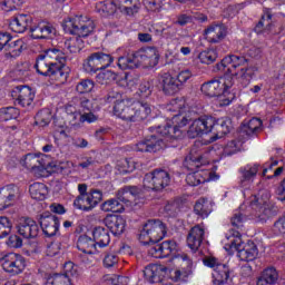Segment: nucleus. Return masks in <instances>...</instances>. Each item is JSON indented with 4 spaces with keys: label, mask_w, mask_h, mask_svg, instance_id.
Wrapping results in <instances>:
<instances>
[{
    "label": "nucleus",
    "mask_w": 285,
    "mask_h": 285,
    "mask_svg": "<svg viewBox=\"0 0 285 285\" xmlns=\"http://www.w3.org/2000/svg\"><path fill=\"white\" fill-rule=\"evenodd\" d=\"M66 61H68V57L63 51L57 48L48 49L37 56L33 68L41 77H49L58 86H63L70 77V69L66 67Z\"/></svg>",
    "instance_id": "1"
},
{
    "label": "nucleus",
    "mask_w": 285,
    "mask_h": 285,
    "mask_svg": "<svg viewBox=\"0 0 285 285\" xmlns=\"http://www.w3.org/2000/svg\"><path fill=\"white\" fill-rule=\"evenodd\" d=\"M62 28L65 32L75 35L65 40V50H68L71 55H77L85 48L82 38L90 37L95 32V22L83 16H76L75 18L66 19Z\"/></svg>",
    "instance_id": "2"
},
{
    "label": "nucleus",
    "mask_w": 285,
    "mask_h": 285,
    "mask_svg": "<svg viewBox=\"0 0 285 285\" xmlns=\"http://www.w3.org/2000/svg\"><path fill=\"white\" fill-rule=\"evenodd\" d=\"M208 132H213L216 139L226 137L230 132V119L219 118L216 120L213 116H202L193 120L187 130V136L189 139H195L200 135H208Z\"/></svg>",
    "instance_id": "3"
},
{
    "label": "nucleus",
    "mask_w": 285,
    "mask_h": 285,
    "mask_svg": "<svg viewBox=\"0 0 285 285\" xmlns=\"http://www.w3.org/2000/svg\"><path fill=\"white\" fill-rule=\"evenodd\" d=\"M9 28L13 32L23 33L30 28L33 39H55L57 37V28L50 22L40 21L32 26V17L30 14H16L9 21Z\"/></svg>",
    "instance_id": "4"
},
{
    "label": "nucleus",
    "mask_w": 285,
    "mask_h": 285,
    "mask_svg": "<svg viewBox=\"0 0 285 285\" xmlns=\"http://www.w3.org/2000/svg\"><path fill=\"white\" fill-rule=\"evenodd\" d=\"M206 164H208V159L204 156V151L199 150L197 145L191 147L189 155L184 161V167L191 171L186 177V183L189 186H199V184H206L208 181V171L204 169L197 170V168H202Z\"/></svg>",
    "instance_id": "5"
},
{
    "label": "nucleus",
    "mask_w": 285,
    "mask_h": 285,
    "mask_svg": "<svg viewBox=\"0 0 285 285\" xmlns=\"http://www.w3.org/2000/svg\"><path fill=\"white\" fill-rule=\"evenodd\" d=\"M235 86L233 75L225 73L223 77H215L214 79L204 82L200 87L203 95L206 97H226L230 94L232 87Z\"/></svg>",
    "instance_id": "6"
},
{
    "label": "nucleus",
    "mask_w": 285,
    "mask_h": 285,
    "mask_svg": "<svg viewBox=\"0 0 285 285\" xmlns=\"http://www.w3.org/2000/svg\"><path fill=\"white\" fill-rule=\"evenodd\" d=\"M168 233V227L159 219H149L140 229L139 242L145 246L148 244H158Z\"/></svg>",
    "instance_id": "7"
},
{
    "label": "nucleus",
    "mask_w": 285,
    "mask_h": 285,
    "mask_svg": "<svg viewBox=\"0 0 285 285\" xmlns=\"http://www.w3.org/2000/svg\"><path fill=\"white\" fill-rule=\"evenodd\" d=\"M188 121H193V119H188L186 116H174L173 117V124H176L174 126H170V124H167L165 126H151L148 128L149 132H157V135H160L161 137H166L167 139H181L183 131L180 128H184V126L188 125Z\"/></svg>",
    "instance_id": "8"
},
{
    "label": "nucleus",
    "mask_w": 285,
    "mask_h": 285,
    "mask_svg": "<svg viewBox=\"0 0 285 285\" xmlns=\"http://www.w3.org/2000/svg\"><path fill=\"white\" fill-rule=\"evenodd\" d=\"M233 238L229 244V248L236 250L237 257L240 262H253L257 259L259 255V249L257 245L253 242H248L245 246L242 244V235L238 230L233 233Z\"/></svg>",
    "instance_id": "9"
},
{
    "label": "nucleus",
    "mask_w": 285,
    "mask_h": 285,
    "mask_svg": "<svg viewBox=\"0 0 285 285\" xmlns=\"http://www.w3.org/2000/svg\"><path fill=\"white\" fill-rule=\"evenodd\" d=\"M112 61H115V59L110 53L106 51H97L88 56L82 66L83 70L87 71L88 75H96L99 70H106Z\"/></svg>",
    "instance_id": "10"
},
{
    "label": "nucleus",
    "mask_w": 285,
    "mask_h": 285,
    "mask_svg": "<svg viewBox=\"0 0 285 285\" xmlns=\"http://www.w3.org/2000/svg\"><path fill=\"white\" fill-rule=\"evenodd\" d=\"M170 184V174L166 169H154L144 177V187L149 190H164Z\"/></svg>",
    "instance_id": "11"
},
{
    "label": "nucleus",
    "mask_w": 285,
    "mask_h": 285,
    "mask_svg": "<svg viewBox=\"0 0 285 285\" xmlns=\"http://www.w3.org/2000/svg\"><path fill=\"white\" fill-rule=\"evenodd\" d=\"M252 52L253 50H249V52L246 53V49L235 51L234 55L223 58L222 61L216 65V69L220 72H226L228 68L235 70L239 68V66H246V63L250 61V58L248 57H253Z\"/></svg>",
    "instance_id": "12"
},
{
    "label": "nucleus",
    "mask_w": 285,
    "mask_h": 285,
    "mask_svg": "<svg viewBox=\"0 0 285 285\" xmlns=\"http://www.w3.org/2000/svg\"><path fill=\"white\" fill-rule=\"evenodd\" d=\"M134 62L136 68H139V66L155 68L159 63V50H157V47H147L134 51Z\"/></svg>",
    "instance_id": "13"
},
{
    "label": "nucleus",
    "mask_w": 285,
    "mask_h": 285,
    "mask_svg": "<svg viewBox=\"0 0 285 285\" xmlns=\"http://www.w3.org/2000/svg\"><path fill=\"white\" fill-rule=\"evenodd\" d=\"M63 273L47 276V285H72L70 277H79V266L72 262H67L63 266Z\"/></svg>",
    "instance_id": "14"
},
{
    "label": "nucleus",
    "mask_w": 285,
    "mask_h": 285,
    "mask_svg": "<svg viewBox=\"0 0 285 285\" xmlns=\"http://www.w3.org/2000/svg\"><path fill=\"white\" fill-rule=\"evenodd\" d=\"M104 199V193L99 189H91L87 195H79L73 200V206L78 210H83L85 213H89L96 208V206Z\"/></svg>",
    "instance_id": "15"
},
{
    "label": "nucleus",
    "mask_w": 285,
    "mask_h": 285,
    "mask_svg": "<svg viewBox=\"0 0 285 285\" xmlns=\"http://www.w3.org/2000/svg\"><path fill=\"white\" fill-rule=\"evenodd\" d=\"M203 262L205 266L214 269V284L224 285L226 282H228L230 277V267H228L226 264L219 263V261H217L215 257H206Z\"/></svg>",
    "instance_id": "16"
},
{
    "label": "nucleus",
    "mask_w": 285,
    "mask_h": 285,
    "mask_svg": "<svg viewBox=\"0 0 285 285\" xmlns=\"http://www.w3.org/2000/svg\"><path fill=\"white\" fill-rule=\"evenodd\" d=\"M1 262L3 271L10 275H21V272L26 271V257L21 254H6Z\"/></svg>",
    "instance_id": "17"
},
{
    "label": "nucleus",
    "mask_w": 285,
    "mask_h": 285,
    "mask_svg": "<svg viewBox=\"0 0 285 285\" xmlns=\"http://www.w3.org/2000/svg\"><path fill=\"white\" fill-rule=\"evenodd\" d=\"M12 97L18 106L32 110L35 108V91L29 86H18L12 90Z\"/></svg>",
    "instance_id": "18"
},
{
    "label": "nucleus",
    "mask_w": 285,
    "mask_h": 285,
    "mask_svg": "<svg viewBox=\"0 0 285 285\" xmlns=\"http://www.w3.org/2000/svg\"><path fill=\"white\" fill-rule=\"evenodd\" d=\"M40 228L47 237H55L59 233V217L50 212H45L38 216Z\"/></svg>",
    "instance_id": "19"
},
{
    "label": "nucleus",
    "mask_w": 285,
    "mask_h": 285,
    "mask_svg": "<svg viewBox=\"0 0 285 285\" xmlns=\"http://www.w3.org/2000/svg\"><path fill=\"white\" fill-rule=\"evenodd\" d=\"M158 83L161 92L167 97H173L181 90V83L177 81V78L169 72H164L158 77Z\"/></svg>",
    "instance_id": "20"
},
{
    "label": "nucleus",
    "mask_w": 285,
    "mask_h": 285,
    "mask_svg": "<svg viewBox=\"0 0 285 285\" xmlns=\"http://www.w3.org/2000/svg\"><path fill=\"white\" fill-rule=\"evenodd\" d=\"M17 232L23 239H35L39 236V225L32 218H22L17 225Z\"/></svg>",
    "instance_id": "21"
},
{
    "label": "nucleus",
    "mask_w": 285,
    "mask_h": 285,
    "mask_svg": "<svg viewBox=\"0 0 285 285\" xmlns=\"http://www.w3.org/2000/svg\"><path fill=\"white\" fill-rule=\"evenodd\" d=\"M104 224L115 237H120L126 233V218L121 215H107Z\"/></svg>",
    "instance_id": "22"
},
{
    "label": "nucleus",
    "mask_w": 285,
    "mask_h": 285,
    "mask_svg": "<svg viewBox=\"0 0 285 285\" xmlns=\"http://www.w3.org/2000/svg\"><path fill=\"white\" fill-rule=\"evenodd\" d=\"M161 148H164V139L157 137V135H151L136 145L138 153H157Z\"/></svg>",
    "instance_id": "23"
},
{
    "label": "nucleus",
    "mask_w": 285,
    "mask_h": 285,
    "mask_svg": "<svg viewBox=\"0 0 285 285\" xmlns=\"http://www.w3.org/2000/svg\"><path fill=\"white\" fill-rule=\"evenodd\" d=\"M206 235V229L203 225H196L190 228L188 235H187V246L196 253V250H199V246L204 243V236Z\"/></svg>",
    "instance_id": "24"
},
{
    "label": "nucleus",
    "mask_w": 285,
    "mask_h": 285,
    "mask_svg": "<svg viewBox=\"0 0 285 285\" xmlns=\"http://www.w3.org/2000/svg\"><path fill=\"white\" fill-rule=\"evenodd\" d=\"M150 253L156 259H164L177 253V243L175 240H165L161 244H156L151 247Z\"/></svg>",
    "instance_id": "25"
},
{
    "label": "nucleus",
    "mask_w": 285,
    "mask_h": 285,
    "mask_svg": "<svg viewBox=\"0 0 285 285\" xmlns=\"http://www.w3.org/2000/svg\"><path fill=\"white\" fill-rule=\"evenodd\" d=\"M121 14L126 17H135L141 10V1L139 0H114Z\"/></svg>",
    "instance_id": "26"
},
{
    "label": "nucleus",
    "mask_w": 285,
    "mask_h": 285,
    "mask_svg": "<svg viewBox=\"0 0 285 285\" xmlns=\"http://www.w3.org/2000/svg\"><path fill=\"white\" fill-rule=\"evenodd\" d=\"M175 257H176V259H178V262H183V265H185L186 268L176 269L174 272V275H171V279H173V282H186L188 275H190V273H191L193 261H190V258H188L187 254H178Z\"/></svg>",
    "instance_id": "27"
},
{
    "label": "nucleus",
    "mask_w": 285,
    "mask_h": 285,
    "mask_svg": "<svg viewBox=\"0 0 285 285\" xmlns=\"http://www.w3.org/2000/svg\"><path fill=\"white\" fill-rule=\"evenodd\" d=\"M166 275V267L161 265H148L145 267L144 276L149 284H159Z\"/></svg>",
    "instance_id": "28"
},
{
    "label": "nucleus",
    "mask_w": 285,
    "mask_h": 285,
    "mask_svg": "<svg viewBox=\"0 0 285 285\" xmlns=\"http://www.w3.org/2000/svg\"><path fill=\"white\" fill-rule=\"evenodd\" d=\"M151 112L153 109H150L148 102H134L128 121H144V119H148V115Z\"/></svg>",
    "instance_id": "29"
},
{
    "label": "nucleus",
    "mask_w": 285,
    "mask_h": 285,
    "mask_svg": "<svg viewBox=\"0 0 285 285\" xmlns=\"http://www.w3.org/2000/svg\"><path fill=\"white\" fill-rule=\"evenodd\" d=\"M134 105L135 102L132 99L125 97L122 100L116 102V106H114V115L124 121H128V119H130Z\"/></svg>",
    "instance_id": "30"
},
{
    "label": "nucleus",
    "mask_w": 285,
    "mask_h": 285,
    "mask_svg": "<svg viewBox=\"0 0 285 285\" xmlns=\"http://www.w3.org/2000/svg\"><path fill=\"white\" fill-rule=\"evenodd\" d=\"M142 196L144 191L137 186H125L116 194V197H118L119 202H122V204H128L130 199H139Z\"/></svg>",
    "instance_id": "31"
},
{
    "label": "nucleus",
    "mask_w": 285,
    "mask_h": 285,
    "mask_svg": "<svg viewBox=\"0 0 285 285\" xmlns=\"http://www.w3.org/2000/svg\"><path fill=\"white\" fill-rule=\"evenodd\" d=\"M19 197V187L14 185H8L0 189V206L8 208L12 206L14 199Z\"/></svg>",
    "instance_id": "32"
},
{
    "label": "nucleus",
    "mask_w": 285,
    "mask_h": 285,
    "mask_svg": "<svg viewBox=\"0 0 285 285\" xmlns=\"http://www.w3.org/2000/svg\"><path fill=\"white\" fill-rule=\"evenodd\" d=\"M279 284V272L275 267H267L257 277L256 285H277Z\"/></svg>",
    "instance_id": "33"
},
{
    "label": "nucleus",
    "mask_w": 285,
    "mask_h": 285,
    "mask_svg": "<svg viewBox=\"0 0 285 285\" xmlns=\"http://www.w3.org/2000/svg\"><path fill=\"white\" fill-rule=\"evenodd\" d=\"M259 164L254 165H245L238 169L239 173V184L240 186H246V184H250L255 177H257V173H259Z\"/></svg>",
    "instance_id": "34"
},
{
    "label": "nucleus",
    "mask_w": 285,
    "mask_h": 285,
    "mask_svg": "<svg viewBox=\"0 0 285 285\" xmlns=\"http://www.w3.org/2000/svg\"><path fill=\"white\" fill-rule=\"evenodd\" d=\"M262 129V119L259 118H252L250 120L244 121L239 127V135L244 139L246 137H253Z\"/></svg>",
    "instance_id": "35"
},
{
    "label": "nucleus",
    "mask_w": 285,
    "mask_h": 285,
    "mask_svg": "<svg viewBox=\"0 0 285 285\" xmlns=\"http://www.w3.org/2000/svg\"><path fill=\"white\" fill-rule=\"evenodd\" d=\"M205 35L210 43H219V41L226 39L228 29L224 24H212L205 30Z\"/></svg>",
    "instance_id": "36"
},
{
    "label": "nucleus",
    "mask_w": 285,
    "mask_h": 285,
    "mask_svg": "<svg viewBox=\"0 0 285 285\" xmlns=\"http://www.w3.org/2000/svg\"><path fill=\"white\" fill-rule=\"evenodd\" d=\"M77 248L86 255H95V253H97V244L95 243V238L92 239L88 235L79 236L77 240Z\"/></svg>",
    "instance_id": "37"
},
{
    "label": "nucleus",
    "mask_w": 285,
    "mask_h": 285,
    "mask_svg": "<svg viewBox=\"0 0 285 285\" xmlns=\"http://www.w3.org/2000/svg\"><path fill=\"white\" fill-rule=\"evenodd\" d=\"M273 28V11L271 9H264L261 20L255 26L254 30L257 35L266 32Z\"/></svg>",
    "instance_id": "38"
},
{
    "label": "nucleus",
    "mask_w": 285,
    "mask_h": 285,
    "mask_svg": "<svg viewBox=\"0 0 285 285\" xmlns=\"http://www.w3.org/2000/svg\"><path fill=\"white\" fill-rule=\"evenodd\" d=\"M194 213L200 219H206L213 213V204L208 198H199L194 206Z\"/></svg>",
    "instance_id": "39"
},
{
    "label": "nucleus",
    "mask_w": 285,
    "mask_h": 285,
    "mask_svg": "<svg viewBox=\"0 0 285 285\" xmlns=\"http://www.w3.org/2000/svg\"><path fill=\"white\" fill-rule=\"evenodd\" d=\"M95 244H98L100 248H106L110 244V233L104 227H96L92 232Z\"/></svg>",
    "instance_id": "40"
},
{
    "label": "nucleus",
    "mask_w": 285,
    "mask_h": 285,
    "mask_svg": "<svg viewBox=\"0 0 285 285\" xmlns=\"http://www.w3.org/2000/svg\"><path fill=\"white\" fill-rule=\"evenodd\" d=\"M4 50L6 59H17V57H20L21 52H23V40H11Z\"/></svg>",
    "instance_id": "41"
},
{
    "label": "nucleus",
    "mask_w": 285,
    "mask_h": 285,
    "mask_svg": "<svg viewBox=\"0 0 285 285\" xmlns=\"http://www.w3.org/2000/svg\"><path fill=\"white\" fill-rule=\"evenodd\" d=\"M29 193L32 199L43 202L48 196V187L42 183H33L29 186Z\"/></svg>",
    "instance_id": "42"
},
{
    "label": "nucleus",
    "mask_w": 285,
    "mask_h": 285,
    "mask_svg": "<svg viewBox=\"0 0 285 285\" xmlns=\"http://www.w3.org/2000/svg\"><path fill=\"white\" fill-rule=\"evenodd\" d=\"M257 208V217H259L262 222H266L267 219H271V217L277 215V206H274L273 203L258 205Z\"/></svg>",
    "instance_id": "43"
},
{
    "label": "nucleus",
    "mask_w": 285,
    "mask_h": 285,
    "mask_svg": "<svg viewBox=\"0 0 285 285\" xmlns=\"http://www.w3.org/2000/svg\"><path fill=\"white\" fill-rule=\"evenodd\" d=\"M226 75H232L233 79L235 77L237 79H242L244 83H250V79H253V75H255V70L252 67L242 68L238 72H233V69L227 68Z\"/></svg>",
    "instance_id": "44"
},
{
    "label": "nucleus",
    "mask_w": 285,
    "mask_h": 285,
    "mask_svg": "<svg viewBox=\"0 0 285 285\" xmlns=\"http://www.w3.org/2000/svg\"><path fill=\"white\" fill-rule=\"evenodd\" d=\"M97 83L100 86H110L117 81V73L112 70L100 69V72L96 76Z\"/></svg>",
    "instance_id": "45"
},
{
    "label": "nucleus",
    "mask_w": 285,
    "mask_h": 285,
    "mask_svg": "<svg viewBox=\"0 0 285 285\" xmlns=\"http://www.w3.org/2000/svg\"><path fill=\"white\" fill-rule=\"evenodd\" d=\"M23 166L27 167L28 170H43V168H46L43 164H41V159L33 154H27L24 156Z\"/></svg>",
    "instance_id": "46"
},
{
    "label": "nucleus",
    "mask_w": 285,
    "mask_h": 285,
    "mask_svg": "<svg viewBox=\"0 0 285 285\" xmlns=\"http://www.w3.org/2000/svg\"><path fill=\"white\" fill-rule=\"evenodd\" d=\"M102 210L105 213H124V202L119 198H111L102 204Z\"/></svg>",
    "instance_id": "47"
},
{
    "label": "nucleus",
    "mask_w": 285,
    "mask_h": 285,
    "mask_svg": "<svg viewBox=\"0 0 285 285\" xmlns=\"http://www.w3.org/2000/svg\"><path fill=\"white\" fill-rule=\"evenodd\" d=\"M96 10H98L99 12H102V14L108 17L110 14H115L118 8H117V4L115 3V0H111V1L107 0V1H101L96 3Z\"/></svg>",
    "instance_id": "48"
},
{
    "label": "nucleus",
    "mask_w": 285,
    "mask_h": 285,
    "mask_svg": "<svg viewBox=\"0 0 285 285\" xmlns=\"http://www.w3.org/2000/svg\"><path fill=\"white\" fill-rule=\"evenodd\" d=\"M50 121H52V112H50V109H41L35 117L36 126H40L41 128L48 126Z\"/></svg>",
    "instance_id": "49"
},
{
    "label": "nucleus",
    "mask_w": 285,
    "mask_h": 285,
    "mask_svg": "<svg viewBox=\"0 0 285 285\" xmlns=\"http://www.w3.org/2000/svg\"><path fill=\"white\" fill-rule=\"evenodd\" d=\"M117 65L120 70H132V68H137V63L135 62V52L129 53L128 57H119Z\"/></svg>",
    "instance_id": "50"
},
{
    "label": "nucleus",
    "mask_w": 285,
    "mask_h": 285,
    "mask_svg": "<svg viewBox=\"0 0 285 285\" xmlns=\"http://www.w3.org/2000/svg\"><path fill=\"white\" fill-rule=\"evenodd\" d=\"M217 50L206 49L199 53L198 59L200 60V63L210 66V63H215V61H217Z\"/></svg>",
    "instance_id": "51"
},
{
    "label": "nucleus",
    "mask_w": 285,
    "mask_h": 285,
    "mask_svg": "<svg viewBox=\"0 0 285 285\" xmlns=\"http://www.w3.org/2000/svg\"><path fill=\"white\" fill-rule=\"evenodd\" d=\"M19 117L17 107H3L0 109V121H10Z\"/></svg>",
    "instance_id": "52"
},
{
    "label": "nucleus",
    "mask_w": 285,
    "mask_h": 285,
    "mask_svg": "<svg viewBox=\"0 0 285 285\" xmlns=\"http://www.w3.org/2000/svg\"><path fill=\"white\" fill-rule=\"evenodd\" d=\"M10 233H12V222L6 216L0 217V239L8 237Z\"/></svg>",
    "instance_id": "53"
},
{
    "label": "nucleus",
    "mask_w": 285,
    "mask_h": 285,
    "mask_svg": "<svg viewBox=\"0 0 285 285\" xmlns=\"http://www.w3.org/2000/svg\"><path fill=\"white\" fill-rule=\"evenodd\" d=\"M92 88H95V81H92L90 79L80 80L76 86V90L80 95H86L88 92H92Z\"/></svg>",
    "instance_id": "54"
},
{
    "label": "nucleus",
    "mask_w": 285,
    "mask_h": 285,
    "mask_svg": "<svg viewBox=\"0 0 285 285\" xmlns=\"http://www.w3.org/2000/svg\"><path fill=\"white\" fill-rule=\"evenodd\" d=\"M71 108L72 106L67 108V112H70L68 114V121L70 126H73V128H78V126H81L82 114L78 112L77 110L72 111Z\"/></svg>",
    "instance_id": "55"
},
{
    "label": "nucleus",
    "mask_w": 285,
    "mask_h": 285,
    "mask_svg": "<svg viewBox=\"0 0 285 285\" xmlns=\"http://www.w3.org/2000/svg\"><path fill=\"white\" fill-rule=\"evenodd\" d=\"M126 96L121 95V92L112 89L111 91H109L107 94V96L105 97V101L107 104H119V101H121L122 99H125Z\"/></svg>",
    "instance_id": "56"
},
{
    "label": "nucleus",
    "mask_w": 285,
    "mask_h": 285,
    "mask_svg": "<svg viewBox=\"0 0 285 285\" xmlns=\"http://www.w3.org/2000/svg\"><path fill=\"white\" fill-rule=\"evenodd\" d=\"M119 264V256L115 253H108L104 258V266L106 268H112V266H117Z\"/></svg>",
    "instance_id": "57"
},
{
    "label": "nucleus",
    "mask_w": 285,
    "mask_h": 285,
    "mask_svg": "<svg viewBox=\"0 0 285 285\" xmlns=\"http://www.w3.org/2000/svg\"><path fill=\"white\" fill-rule=\"evenodd\" d=\"M191 78H193V71H190V69H184L177 75L176 81L180 83V89H181L184 88V83H187L188 80Z\"/></svg>",
    "instance_id": "58"
},
{
    "label": "nucleus",
    "mask_w": 285,
    "mask_h": 285,
    "mask_svg": "<svg viewBox=\"0 0 285 285\" xmlns=\"http://www.w3.org/2000/svg\"><path fill=\"white\" fill-rule=\"evenodd\" d=\"M79 106L82 114L92 112V110H97V108H95V104L92 102V100L86 97L80 98Z\"/></svg>",
    "instance_id": "59"
},
{
    "label": "nucleus",
    "mask_w": 285,
    "mask_h": 285,
    "mask_svg": "<svg viewBox=\"0 0 285 285\" xmlns=\"http://www.w3.org/2000/svg\"><path fill=\"white\" fill-rule=\"evenodd\" d=\"M230 225L233 226V228H236V230H240V228H244V216L242 215V213L237 212L232 216Z\"/></svg>",
    "instance_id": "60"
},
{
    "label": "nucleus",
    "mask_w": 285,
    "mask_h": 285,
    "mask_svg": "<svg viewBox=\"0 0 285 285\" xmlns=\"http://www.w3.org/2000/svg\"><path fill=\"white\" fill-rule=\"evenodd\" d=\"M266 204H272L271 193L268 190H261L256 199V206H266Z\"/></svg>",
    "instance_id": "61"
},
{
    "label": "nucleus",
    "mask_w": 285,
    "mask_h": 285,
    "mask_svg": "<svg viewBox=\"0 0 285 285\" xmlns=\"http://www.w3.org/2000/svg\"><path fill=\"white\" fill-rule=\"evenodd\" d=\"M7 246L9 248H21L23 246V239L18 235H11L7 240Z\"/></svg>",
    "instance_id": "62"
},
{
    "label": "nucleus",
    "mask_w": 285,
    "mask_h": 285,
    "mask_svg": "<svg viewBox=\"0 0 285 285\" xmlns=\"http://www.w3.org/2000/svg\"><path fill=\"white\" fill-rule=\"evenodd\" d=\"M0 6H2L4 12H10V10H14L17 6H21V0H2L0 1Z\"/></svg>",
    "instance_id": "63"
},
{
    "label": "nucleus",
    "mask_w": 285,
    "mask_h": 285,
    "mask_svg": "<svg viewBox=\"0 0 285 285\" xmlns=\"http://www.w3.org/2000/svg\"><path fill=\"white\" fill-rule=\"evenodd\" d=\"M145 6L147 10H150L151 12H159L164 2L161 0H145Z\"/></svg>",
    "instance_id": "64"
}]
</instances>
